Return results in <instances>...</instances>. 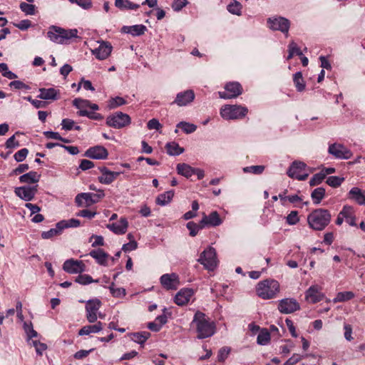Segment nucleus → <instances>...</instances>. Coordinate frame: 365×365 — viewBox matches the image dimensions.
Instances as JSON below:
<instances>
[{"instance_id":"nucleus-33","label":"nucleus","mask_w":365,"mask_h":365,"mask_svg":"<svg viewBox=\"0 0 365 365\" xmlns=\"http://www.w3.org/2000/svg\"><path fill=\"white\" fill-rule=\"evenodd\" d=\"M177 172L179 175H181L187 178L194 175V168L186 163H179L176 167Z\"/></svg>"},{"instance_id":"nucleus-57","label":"nucleus","mask_w":365,"mask_h":365,"mask_svg":"<svg viewBox=\"0 0 365 365\" xmlns=\"http://www.w3.org/2000/svg\"><path fill=\"white\" fill-rule=\"evenodd\" d=\"M72 4H76L83 9H89L92 7L91 0H68Z\"/></svg>"},{"instance_id":"nucleus-61","label":"nucleus","mask_w":365,"mask_h":365,"mask_svg":"<svg viewBox=\"0 0 365 365\" xmlns=\"http://www.w3.org/2000/svg\"><path fill=\"white\" fill-rule=\"evenodd\" d=\"M96 212H92L88 210H82L76 213V216L92 219L96 215Z\"/></svg>"},{"instance_id":"nucleus-39","label":"nucleus","mask_w":365,"mask_h":365,"mask_svg":"<svg viewBox=\"0 0 365 365\" xmlns=\"http://www.w3.org/2000/svg\"><path fill=\"white\" fill-rule=\"evenodd\" d=\"M150 336L148 331L136 332L131 334V339L135 343L143 344Z\"/></svg>"},{"instance_id":"nucleus-11","label":"nucleus","mask_w":365,"mask_h":365,"mask_svg":"<svg viewBox=\"0 0 365 365\" xmlns=\"http://www.w3.org/2000/svg\"><path fill=\"white\" fill-rule=\"evenodd\" d=\"M329 153L339 159H349L352 156V152L340 143H334L329 147Z\"/></svg>"},{"instance_id":"nucleus-42","label":"nucleus","mask_w":365,"mask_h":365,"mask_svg":"<svg viewBox=\"0 0 365 365\" xmlns=\"http://www.w3.org/2000/svg\"><path fill=\"white\" fill-rule=\"evenodd\" d=\"M80 225H81L80 220H78L77 219H74V218H71V219H69L67 220H61V221L58 222V226H59V227L61 228L62 230L63 229L69 228V227H78L80 226Z\"/></svg>"},{"instance_id":"nucleus-13","label":"nucleus","mask_w":365,"mask_h":365,"mask_svg":"<svg viewBox=\"0 0 365 365\" xmlns=\"http://www.w3.org/2000/svg\"><path fill=\"white\" fill-rule=\"evenodd\" d=\"M299 309L300 305L295 299L285 298L279 302L278 309L282 314H291Z\"/></svg>"},{"instance_id":"nucleus-49","label":"nucleus","mask_w":365,"mask_h":365,"mask_svg":"<svg viewBox=\"0 0 365 365\" xmlns=\"http://www.w3.org/2000/svg\"><path fill=\"white\" fill-rule=\"evenodd\" d=\"M24 329L25 332L26 333L29 343L31 342L30 340L32 338L36 337L38 336V333L34 329L31 323L27 324L26 322H24Z\"/></svg>"},{"instance_id":"nucleus-63","label":"nucleus","mask_w":365,"mask_h":365,"mask_svg":"<svg viewBox=\"0 0 365 365\" xmlns=\"http://www.w3.org/2000/svg\"><path fill=\"white\" fill-rule=\"evenodd\" d=\"M147 127L149 130L155 129L159 130L162 128V125L158 120L153 118L148 122Z\"/></svg>"},{"instance_id":"nucleus-60","label":"nucleus","mask_w":365,"mask_h":365,"mask_svg":"<svg viewBox=\"0 0 365 365\" xmlns=\"http://www.w3.org/2000/svg\"><path fill=\"white\" fill-rule=\"evenodd\" d=\"M299 220L298 212L297 211H292L287 217V222L291 225H296Z\"/></svg>"},{"instance_id":"nucleus-21","label":"nucleus","mask_w":365,"mask_h":365,"mask_svg":"<svg viewBox=\"0 0 365 365\" xmlns=\"http://www.w3.org/2000/svg\"><path fill=\"white\" fill-rule=\"evenodd\" d=\"M75 202L79 207H88L97 203L91 192H81L78 194L75 197Z\"/></svg>"},{"instance_id":"nucleus-20","label":"nucleus","mask_w":365,"mask_h":365,"mask_svg":"<svg viewBox=\"0 0 365 365\" xmlns=\"http://www.w3.org/2000/svg\"><path fill=\"white\" fill-rule=\"evenodd\" d=\"M108 155V152L106 148L101 145H96L88 148L86 153L85 156L97 160L106 159Z\"/></svg>"},{"instance_id":"nucleus-53","label":"nucleus","mask_w":365,"mask_h":365,"mask_svg":"<svg viewBox=\"0 0 365 365\" xmlns=\"http://www.w3.org/2000/svg\"><path fill=\"white\" fill-rule=\"evenodd\" d=\"M20 9L26 15H34L35 14V6L33 4L22 2L20 4Z\"/></svg>"},{"instance_id":"nucleus-8","label":"nucleus","mask_w":365,"mask_h":365,"mask_svg":"<svg viewBox=\"0 0 365 365\" xmlns=\"http://www.w3.org/2000/svg\"><path fill=\"white\" fill-rule=\"evenodd\" d=\"M225 91H219L220 98L230 99L239 96L242 93V88L237 82L227 83L225 86Z\"/></svg>"},{"instance_id":"nucleus-58","label":"nucleus","mask_w":365,"mask_h":365,"mask_svg":"<svg viewBox=\"0 0 365 365\" xmlns=\"http://www.w3.org/2000/svg\"><path fill=\"white\" fill-rule=\"evenodd\" d=\"M324 174L322 173V172L317 173L314 175L313 177L311 178L309 181V185L311 186L317 185L320 184L324 180Z\"/></svg>"},{"instance_id":"nucleus-54","label":"nucleus","mask_w":365,"mask_h":365,"mask_svg":"<svg viewBox=\"0 0 365 365\" xmlns=\"http://www.w3.org/2000/svg\"><path fill=\"white\" fill-rule=\"evenodd\" d=\"M343 181V178H339L338 176H330L327 178V183L331 187H336L339 186Z\"/></svg>"},{"instance_id":"nucleus-51","label":"nucleus","mask_w":365,"mask_h":365,"mask_svg":"<svg viewBox=\"0 0 365 365\" xmlns=\"http://www.w3.org/2000/svg\"><path fill=\"white\" fill-rule=\"evenodd\" d=\"M264 170V165H252V166L245 167L243 168L244 173H253L255 175L262 174Z\"/></svg>"},{"instance_id":"nucleus-35","label":"nucleus","mask_w":365,"mask_h":365,"mask_svg":"<svg viewBox=\"0 0 365 365\" xmlns=\"http://www.w3.org/2000/svg\"><path fill=\"white\" fill-rule=\"evenodd\" d=\"M115 6L120 10H136L140 7L139 4H134L129 0H115Z\"/></svg>"},{"instance_id":"nucleus-34","label":"nucleus","mask_w":365,"mask_h":365,"mask_svg":"<svg viewBox=\"0 0 365 365\" xmlns=\"http://www.w3.org/2000/svg\"><path fill=\"white\" fill-rule=\"evenodd\" d=\"M89 255L93 257L98 263L106 265L108 255L101 249L91 251Z\"/></svg>"},{"instance_id":"nucleus-9","label":"nucleus","mask_w":365,"mask_h":365,"mask_svg":"<svg viewBox=\"0 0 365 365\" xmlns=\"http://www.w3.org/2000/svg\"><path fill=\"white\" fill-rule=\"evenodd\" d=\"M101 307V302L98 299H90L86 302V319L90 323L96 322L97 313Z\"/></svg>"},{"instance_id":"nucleus-24","label":"nucleus","mask_w":365,"mask_h":365,"mask_svg":"<svg viewBox=\"0 0 365 365\" xmlns=\"http://www.w3.org/2000/svg\"><path fill=\"white\" fill-rule=\"evenodd\" d=\"M106 227L116 235H123L127 231L128 222L125 217H121L118 222L108 224Z\"/></svg>"},{"instance_id":"nucleus-43","label":"nucleus","mask_w":365,"mask_h":365,"mask_svg":"<svg viewBox=\"0 0 365 365\" xmlns=\"http://www.w3.org/2000/svg\"><path fill=\"white\" fill-rule=\"evenodd\" d=\"M62 232V230L58 226V222L56 224L55 228H51L48 231H44L41 233V237L43 239L47 240L51 239L55 236L60 235Z\"/></svg>"},{"instance_id":"nucleus-10","label":"nucleus","mask_w":365,"mask_h":365,"mask_svg":"<svg viewBox=\"0 0 365 365\" xmlns=\"http://www.w3.org/2000/svg\"><path fill=\"white\" fill-rule=\"evenodd\" d=\"M306 164L301 161H294L292 163L289 170L287 175L291 178H296L299 180H304L307 178L308 174H302L301 173L304 170Z\"/></svg>"},{"instance_id":"nucleus-31","label":"nucleus","mask_w":365,"mask_h":365,"mask_svg":"<svg viewBox=\"0 0 365 365\" xmlns=\"http://www.w3.org/2000/svg\"><path fill=\"white\" fill-rule=\"evenodd\" d=\"M146 27L143 25H134L131 26H123L122 31L126 34H130L133 36H140L146 31Z\"/></svg>"},{"instance_id":"nucleus-14","label":"nucleus","mask_w":365,"mask_h":365,"mask_svg":"<svg viewBox=\"0 0 365 365\" xmlns=\"http://www.w3.org/2000/svg\"><path fill=\"white\" fill-rule=\"evenodd\" d=\"M85 264L82 261L73 259H67L64 262L63 269L70 274H78L85 271Z\"/></svg>"},{"instance_id":"nucleus-17","label":"nucleus","mask_w":365,"mask_h":365,"mask_svg":"<svg viewBox=\"0 0 365 365\" xmlns=\"http://www.w3.org/2000/svg\"><path fill=\"white\" fill-rule=\"evenodd\" d=\"M160 283L166 289H177L180 284L178 275L175 273L163 274Z\"/></svg>"},{"instance_id":"nucleus-28","label":"nucleus","mask_w":365,"mask_h":365,"mask_svg":"<svg viewBox=\"0 0 365 365\" xmlns=\"http://www.w3.org/2000/svg\"><path fill=\"white\" fill-rule=\"evenodd\" d=\"M73 105L79 110V111L87 110V108H91L93 110H98L99 107L96 103H91L88 100L82 98H75L73 101Z\"/></svg>"},{"instance_id":"nucleus-2","label":"nucleus","mask_w":365,"mask_h":365,"mask_svg":"<svg viewBox=\"0 0 365 365\" xmlns=\"http://www.w3.org/2000/svg\"><path fill=\"white\" fill-rule=\"evenodd\" d=\"M331 219V215L328 210L318 208L308 215L307 223L311 229L322 231L328 226Z\"/></svg>"},{"instance_id":"nucleus-48","label":"nucleus","mask_w":365,"mask_h":365,"mask_svg":"<svg viewBox=\"0 0 365 365\" xmlns=\"http://www.w3.org/2000/svg\"><path fill=\"white\" fill-rule=\"evenodd\" d=\"M29 345L33 346L36 349V354L40 356L47 349V345L46 344L41 343L37 340L31 341Z\"/></svg>"},{"instance_id":"nucleus-38","label":"nucleus","mask_w":365,"mask_h":365,"mask_svg":"<svg viewBox=\"0 0 365 365\" xmlns=\"http://www.w3.org/2000/svg\"><path fill=\"white\" fill-rule=\"evenodd\" d=\"M324 196L325 189L322 187L314 189L311 194V197L316 205L319 204Z\"/></svg>"},{"instance_id":"nucleus-37","label":"nucleus","mask_w":365,"mask_h":365,"mask_svg":"<svg viewBox=\"0 0 365 365\" xmlns=\"http://www.w3.org/2000/svg\"><path fill=\"white\" fill-rule=\"evenodd\" d=\"M165 147L170 155H179L184 152V149L175 142L167 143Z\"/></svg>"},{"instance_id":"nucleus-50","label":"nucleus","mask_w":365,"mask_h":365,"mask_svg":"<svg viewBox=\"0 0 365 365\" xmlns=\"http://www.w3.org/2000/svg\"><path fill=\"white\" fill-rule=\"evenodd\" d=\"M187 228L190 230V235L192 237H195L200 230L204 228V226H202V225L200 223L199 225H197L194 222H189L187 223Z\"/></svg>"},{"instance_id":"nucleus-7","label":"nucleus","mask_w":365,"mask_h":365,"mask_svg":"<svg viewBox=\"0 0 365 365\" xmlns=\"http://www.w3.org/2000/svg\"><path fill=\"white\" fill-rule=\"evenodd\" d=\"M131 122V119L128 114L122 112H117L107 118L106 123L110 127L114 128H122L129 125Z\"/></svg>"},{"instance_id":"nucleus-5","label":"nucleus","mask_w":365,"mask_h":365,"mask_svg":"<svg viewBox=\"0 0 365 365\" xmlns=\"http://www.w3.org/2000/svg\"><path fill=\"white\" fill-rule=\"evenodd\" d=\"M220 115L225 120L243 118L248 113L247 108L240 105H225L220 108Z\"/></svg>"},{"instance_id":"nucleus-36","label":"nucleus","mask_w":365,"mask_h":365,"mask_svg":"<svg viewBox=\"0 0 365 365\" xmlns=\"http://www.w3.org/2000/svg\"><path fill=\"white\" fill-rule=\"evenodd\" d=\"M174 196V191L169 190L159 195L156 198V203L161 206L168 205Z\"/></svg>"},{"instance_id":"nucleus-15","label":"nucleus","mask_w":365,"mask_h":365,"mask_svg":"<svg viewBox=\"0 0 365 365\" xmlns=\"http://www.w3.org/2000/svg\"><path fill=\"white\" fill-rule=\"evenodd\" d=\"M37 187L38 185L16 187L14 192L21 199L25 201H31L37 192Z\"/></svg>"},{"instance_id":"nucleus-16","label":"nucleus","mask_w":365,"mask_h":365,"mask_svg":"<svg viewBox=\"0 0 365 365\" xmlns=\"http://www.w3.org/2000/svg\"><path fill=\"white\" fill-rule=\"evenodd\" d=\"M322 288L318 285L311 286L305 292V299L310 303H317L324 298V294L322 292Z\"/></svg>"},{"instance_id":"nucleus-27","label":"nucleus","mask_w":365,"mask_h":365,"mask_svg":"<svg viewBox=\"0 0 365 365\" xmlns=\"http://www.w3.org/2000/svg\"><path fill=\"white\" fill-rule=\"evenodd\" d=\"M221 223L222 220L216 211L212 212L208 216L204 215L200 221V224L204 227L206 225L215 227L220 225Z\"/></svg>"},{"instance_id":"nucleus-47","label":"nucleus","mask_w":365,"mask_h":365,"mask_svg":"<svg viewBox=\"0 0 365 365\" xmlns=\"http://www.w3.org/2000/svg\"><path fill=\"white\" fill-rule=\"evenodd\" d=\"M177 127L181 128L187 134L194 133L197 129L195 125L185 121L180 122Z\"/></svg>"},{"instance_id":"nucleus-62","label":"nucleus","mask_w":365,"mask_h":365,"mask_svg":"<svg viewBox=\"0 0 365 365\" xmlns=\"http://www.w3.org/2000/svg\"><path fill=\"white\" fill-rule=\"evenodd\" d=\"M188 4L187 0H174L172 7L174 11H180L184 6Z\"/></svg>"},{"instance_id":"nucleus-30","label":"nucleus","mask_w":365,"mask_h":365,"mask_svg":"<svg viewBox=\"0 0 365 365\" xmlns=\"http://www.w3.org/2000/svg\"><path fill=\"white\" fill-rule=\"evenodd\" d=\"M103 329V323L98 322L93 325H86L83 327L78 331V334L81 336L88 335L91 333H98Z\"/></svg>"},{"instance_id":"nucleus-29","label":"nucleus","mask_w":365,"mask_h":365,"mask_svg":"<svg viewBox=\"0 0 365 365\" xmlns=\"http://www.w3.org/2000/svg\"><path fill=\"white\" fill-rule=\"evenodd\" d=\"M341 215L344 217L347 223L351 226H356L355 210L352 206L344 205L341 210Z\"/></svg>"},{"instance_id":"nucleus-41","label":"nucleus","mask_w":365,"mask_h":365,"mask_svg":"<svg viewBox=\"0 0 365 365\" xmlns=\"http://www.w3.org/2000/svg\"><path fill=\"white\" fill-rule=\"evenodd\" d=\"M354 294L352 292H341L337 293L335 298L333 299L334 303L346 302L350 300L354 297Z\"/></svg>"},{"instance_id":"nucleus-18","label":"nucleus","mask_w":365,"mask_h":365,"mask_svg":"<svg viewBox=\"0 0 365 365\" xmlns=\"http://www.w3.org/2000/svg\"><path fill=\"white\" fill-rule=\"evenodd\" d=\"M113 47L109 42L101 41L98 48L91 51L92 53L98 60L106 59L111 53Z\"/></svg>"},{"instance_id":"nucleus-19","label":"nucleus","mask_w":365,"mask_h":365,"mask_svg":"<svg viewBox=\"0 0 365 365\" xmlns=\"http://www.w3.org/2000/svg\"><path fill=\"white\" fill-rule=\"evenodd\" d=\"M99 170L101 175L98 176V180L104 185L111 184L122 173L121 172L110 171L106 167H101Z\"/></svg>"},{"instance_id":"nucleus-59","label":"nucleus","mask_w":365,"mask_h":365,"mask_svg":"<svg viewBox=\"0 0 365 365\" xmlns=\"http://www.w3.org/2000/svg\"><path fill=\"white\" fill-rule=\"evenodd\" d=\"M28 153H29L28 149L23 148V149L19 150L18 152H16L14 154V158L16 162H22L23 160H25Z\"/></svg>"},{"instance_id":"nucleus-64","label":"nucleus","mask_w":365,"mask_h":365,"mask_svg":"<svg viewBox=\"0 0 365 365\" xmlns=\"http://www.w3.org/2000/svg\"><path fill=\"white\" fill-rule=\"evenodd\" d=\"M302 359V356L298 354H294L287 359L284 365H294Z\"/></svg>"},{"instance_id":"nucleus-4","label":"nucleus","mask_w":365,"mask_h":365,"mask_svg":"<svg viewBox=\"0 0 365 365\" xmlns=\"http://www.w3.org/2000/svg\"><path fill=\"white\" fill-rule=\"evenodd\" d=\"M77 34L76 29H64L56 26H50L47 32V36L51 41L60 44L68 43L71 39L76 38Z\"/></svg>"},{"instance_id":"nucleus-32","label":"nucleus","mask_w":365,"mask_h":365,"mask_svg":"<svg viewBox=\"0 0 365 365\" xmlns=\"http://www.w3.org/2000/svg\"><path fill=\"white\" fill-rule=\"evenodd\" d=\"M41 175L35 171H31L20 176L19 180L22 183H36L40 180Z\"/></svg>"},{"instance_id":"nucleus-55","label":"nucleus","mask_w":365,"mask_h":365,"mask_svg":"<svg viewBox=\"0 0 365 365\" xmlns=\"http://www.w3.org/2000/svg\"><path fill=\"white\" fill-rule=\"evenodd\" d=\"M109 289L115 297H121L125 295V289L123 288H115L113 282L109 287Z\"/></svg>"},{"instance_id":"nucleus-45","label":"nucleus","mask_w":365,"mask_h":365,"mask_svg":"<svg viewBox=\"0 0 365 365\" xmlns=\"http://www.w3.org/2000/svg\"><path fill=\"white\" fill-rule=\"evenodd\" d=\"M125 103L126 101L123 98L116 96L109 100V101L108 102V107L109 108V109H114L118 106L125 105Z\"/></svg>"},{"instance_id":"nucleus-25","label":"nucleus","mask_w":365,"mask_h":365,"mask_svg":"<svg viewBox=\"0 0 365 365\" xmlns=\"http://www.w3.org/2000/svg\"><path fill=\"white\" fill-rule=\"evenodd\" d=\"M39 94L38 98L43 100L56 101L60 98L59 90L53 88H42L39 89Z\"/></svg>"},{"instance_id":"nucleus-3","label":"nucleus","mask_w":365,"mask_h":365,"mask_svg":"<svg viewBox=\"0 0 365 365\" xmlns=\"http://www.w3.org/2000/svg\"><path fill=\"white\" fill-rule=\"evenodd\" d=\"M279 291V283L273 279L260 281L256 286L257 295L263 299L275 298Z\"/></svg>"},{"instance_id":"nucleus-1","label":"nucleus","mask_w":365,"mask_h":365,"mask_svg":"<svg viewBox=\"0 0 365 365\" xmlns=\"http://www.w3.org/2000/svg\"><path fill=\"white\" fill-rule=\"evenodd\" d=\"M192 324L195 326L197 338L205 339L212 336L215 331V325L202 312L197 311L194 315Z\"/></svg>"},{"instance_id":"nucleus-44","label":"nucleus","mask_w":365,"mask_h":365,"mask_svg":"<svg viewBox=\"0 0 365 365\" xmlns=\"http://www.w3.org/2000/svg\"><path fill=\"white\" fill-rule=\"evenodd\" d=\"M242 4L234 0L232 2H231L230 4H228L227 6V10L230 13L232 14H235V15H237V16H240L241 15V10H242Z\"/></svg>"},{"instance_id":"nucleus-23","label":"nucleus","mask_w":365,"mask_h":365,"mask_svg":"<svg viewBox=\"0 0 365 365\" xmlns=\"http://www.w3.org/2000/svg\"><path fill=\"white\" fill-rule=\"evenodd\" d=\"M195 99V93L192 90H187L183 92L178 93L176 96L173 103L178 106H185L190 103Z\"/></svg>"},{"instance_id":"nucleus-26","label":"nucleus","mask_w":365,"mask_h":365,"mask_svg":"<svg viewBox=\"0 0 365 365\" xmlns=\"http://www.w3.org/2000/svg\"><path fill=\"white\" fill-rule=\"evenodd\" d=\"M348 197L359 205H365V191H362L357 187H354L349 190Z\"/></svg>"},{"instance_id":"nucleus-22","label":"nucleus","mask_w":365,"mask_h":365,"mask_svg":"<svg viewBox=\"0 0 365 365\" xmlns=\"http://www.w3.org/2000/svg\"><path fill=\"white\" fill-rule=\"evenodd\" d=\"M193 294L194 291L192 289H181L175 294L174 301L178 306H184L189 302Z\"/></svg>"},{"instance_id":"nucleus-52","label":"nucleus","mask_w":365,"mask_h":365,"mask_svg":"<svg viewBox=\"0 0 365 365\" xmlns=\"http://www.w3.org/2000/svg\"><path fill=\"white\" fill-rule=\"evenodd\" d=\"M77 113L80 116H86L88 118L92 119V120L103 119V116L100 113H95L93 111L82 110V111H78Z\"/></svg>"},{"instance_id":"nucleus-6","label":"nucleus","mask_w":365,"mask_h":365,"mask_svg":"<svg viewBox=\"0 0 365 365\" xmlns=\"http://www.w3.org/2000/svg\"><path fill=\"white\" fill-rule=\"evenodd\" d=\"M197 262L202 264L205 269L212 271L217 265L215 250L212 247H208L201 254Z\"/></svg>"},{"instance_id":"nucleus-46","label":"nucleus","mask_w":365,"mask_h":365,"mask_svg":"<svg viewBox=\"0 0 365 365\" xmlns=\"http://www.w3.org/2000/svg\"><path fill=\"white\" fill-rule=\"evenodd\" d=\"M257 343L260 345H266L270 340V334L267 329H262L257 336Z\"/></svg>"},{"instance_id":"nucleus-56","label":"nucleus","mask_w":365,"mask_h":365,"mask_svg":"<svg viewBox=\"0 0 365 365\" xmlns=\"http://www.w3.org/2000/svg\"><path fill=\"white\" fill-rule=\"evenodd\" d=\"M76 282L81 284L86 285L94 281L92 279V277L88 274H80L76 277ZM95 282H97L98 280H96Z\"/></svg>"},{"instance_id":"nucleus-40","label":"nucleus","mask_w":365,"mask_h":365,"mask_svg":"<svg viewBox=\"0 0 365 365\" xmlns=\"http://www.w3.org/2000/svg\"><path fill=\"white\" fill-rule=\"evenodd\" d=\"M293 81L297 91L302 92L305 89V82L301 72H297L294 74Z\"/></svg>"},{"instance_id":"nucleus-12","label":"nucleus","mask_w":365,"mask_h":365,"mask_svg":"<svg viewBox=\"0 0 365 365\" xmlns=\"http://www.w3.org/2000/svg\"><path fill=\"white\" fill-rule=\"evenodd\" d=\"M269 27L274 31H280L286 34L289 29V21L284 17L269 18L267 20Z\"/></svg>"}]
</instances>
